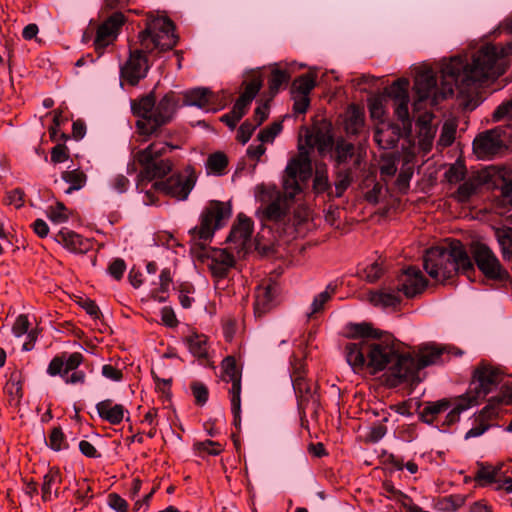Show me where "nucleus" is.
I'll return each instance as SVG.
<instances>
[{
  "label": "nucleus",
  "instance_id": "nucleus-56",
  "mask_svg": "<svg viewBox=\"0 0 512 512\" xmlns=\"http://www.w3.org/2000/svg\"><path fill=\"white\" fill-rule=\"evenodd\" d=\"M126 270V264L122 259H115L108 267V273L116 280H120Z\"/></svg>",
  "mask_w": 512,
  "mask_h": 512
},
{
  "label": "nucleus",
  "instance_id": "nucleus-12",
  "mask_svg": "<svg viewBox=\"0 0 512 512\" xmlns=\"http://www.w3.org/2000/svg\"><path fill=\"white\" fill-rule=\"evenodd\" d=\"M511 135L501 126L480 133L473 141V151L479 159H491L507 148Z\"/></svg>",
  "mask_w": 512,
  "mask_h": 512
},
{
  "label": "nucleus",
  "instance_id": "nucleus-1",
  "mask_svg": "<svg viewBox=\"0 0 512 512\" xmlns=\"http://www.w3.org/2000/svg\"><path fill=\"white\" fill-rule=\"evenodd\" d=\"M512 33V20L507 24ZM512 54V42L504 45L487 44L477 50L470 59L455 56L442 67L443 89L438 90L436 78L431 70L420 71L414 83L418 100L415 109H420L423 101L430 100L432 105L442 98L453 94L454 87L463 96L470 97L478 89L505 73Z\"/></svg>",
  "mask_w": 512,
  "mask_h": 512
},
{
  "label": "nucleus",
  "instance_id": "nucleus-27",
  "mask_svg": "<svg viewBox=\"0 0 512 512\" xmlns=\"http://www.w3.org/2000/svg\"><path fill=\"white\" fill-rule=\"evenodd\" d=\"M208 267L216 277H225L229 269L234 265V257L225 249L214 250L210 257Z\"/></svg>",
  "mask_w": 512,
  "mask_h": 512
},
{
  "label": "nucleus",
  "instance_id": "nucleus-45",
  "mask_svg": "<svg viewBox=\"0 0 512 512\" xmlns=\"http://www.w3.org/2000/svg\"><path fill=\"white\" fill-rule=\"evenodd\" d=\"M465 502L463 496H448L440 501V510L444 512H453L461 507Z\"/></svg>",
  "mask_w": 512,
  "mask_h": 512
},
{
  "label": "nucleus",
  "instance_id": "nucleus-50",
  "mask_svg": "<svg viewBox=\"0 0 512 512\" xmlns=\"http://www.w3.org/2000/svg\"><path fill=\"white\" fill-rule=\"evenodd\" d=\"M493 119L496 121L503 119L512 120V99L498 106L493 113Z\"/></svg>",
  "mask_w": 512,
  "mask_h": 512
},
{
  "label": "nucleus",
  "instance_id": "nucleus-60",
  "mask_svg": "<svg viewBox=\"0 0 512 512\" xmlns=\"http://www.w3.org/2000/svg\"><path fill=\"white\" fill-rule=\"evenodd\" d=\"M292 99L294 101V111L296 113H304L306 112L309 106V97L305 96L303 93L299 94H291Z\"/></svg>",
  "mask_w": 512,
  "mask_h": 512
},
{
  "label": "nucleus",
  "instance_id": "nucleus-42",
  "mask_svg": "<svg viewBox=\"0 0 512 512\" xmlns=\"http://www.w3.org/2000/svg\"><path fill=\"white\" fill-rule=\"evenodd\" d=\"M282 124L274 122L270 126L261 130L257 136V139L264 145V143H272L276 136L281 132Z\"/></svg>",
  "mask_w": 512,
  "mask_h": 512
},
{
  "label": "nucleus",
  "instance_id": "nucleus-16",
  "mask_svg": "<svg viewBox=\"0 0 512 512\" xmlns=\"http://www.w3.org/2000/svg\"><path fill=\"white\" fill-rule=\"evenodd\" d=\"M223 375L222 379L225 382H230L231 388L229 389L231 410L234 415L235 423L240 419L241 412V374L236 367L233 357H227L222 362Z\"/></svg>",
  "mask_w": 512,
  "mask_h": 512
},
{
  "label": "nucleus",
  "instance_id": "nucleus-4",
  "mask_svg": "<svg viewBox=\"0 0 512 512\" xmlns=\"http://www.w3.org/2000/svg\"><path fill=\"white\" fill-rule=\"evenodd\" d=\"M177 36L174 33V25L165 16L149 15L146 27L138 35L141 50L130 53L126 63L121 67V77L130 85H136L148 72V63L143 55L144 51H166L177 44Z\"/></svg>",
  "mask_w": 512,
  "mask_h": 512
},
{
  "label": "nucleus",
  "instance_id": "nucleus-54",
  "mask_svg": "<svg viewBox=\"0 0 512 512\" xmlns=\"http://www.w3.org/2000/svg\"><path fill=\"white\" fill-rule=\"evenodd\" d=\"M30 323L26 315H19L13 325L12 332L16 337H21L28 332Z\"/></svg>",
  "mask_w": 512,
  "mask_h": 512
},
{
  "label": "nucleus",
  "instance_id": "nucleus-51",
  "mask_svg": "<svg viewBox=\"0 0 512 512\" xmlns=\"http://www.w3.org/2000/svg\"><path fill=\"white\" fill-rule=\"evenodd\" d=\"M454 128L449 124H444L437 145L441 147H447L454 141Z\"/></svg>",
  "mask_w": 512,
  "mask_h": 512
},
{
  "label": "nucleus",
  "instance_id": "nucleus-6",
  "mask_svg": "<svg viewBox=\"0 0 512 512\" xmlns=\"http://www.w3.org/2000/svg\"><path fill=\"white\" fill-rule=\"evenodd\" d=\"M423 267L431 278L440 282L456 273L467 274L474 271V264L460 241L427 250L423 257Z\"/></svg>",
  "mask_w": 512,
  "mask_h": 512
},
{
  "label": "nucleus",
  "instance_id": "nucleus-31",
  "mask_svg": "<svg viewBox=\"0 0 512 512\" xmlns=\"http://www.w3.org/2000/svg\"><path fill=\"white\" fill-rule=\"evenodd\" d=\"M480 186L481 181L478 177H469L459 185L458 189L453 193V197L458 202H467L473 195L476 194Z\"/></svg>",
  "mask_w": 512,
  "mask_h": 512
},
{
  "label": "nucleus",
  "instance_id": "nucleus-29",
  "mask_svg": "<svg viewBox=\"0 0 512 512\" xmlns=\"http://www.w3.org/2000/svg\"><path fill=\"white\" fill-rule=\"evenodd\" d=\"M61 481L58 469L52 468L45 474L42 483V498L44 501L51 500L53 496L57 497L58 486Z\"/></svg>",
  "mask_w": 512,
  "mask_h": 512
},
{
  "label": "nucleus",
  "instance_id": "nucleus-43",
  "mask_svg": "<svg viewBox=\"0 0 512 512\" xmlns=\"http://www.w3.org/2000/svg\"><path fill=\"white\" fill-rule=\"evenodd\" d=\"M490 428V424L484 420L482 414H480L476 419L472 428H470L466 433L464 438L466 440L470 438H476L483 435Z\"/></svg>",
  "mask_w": 512,
  "mask_h": 512
},
{
  "label": "nucleus",
  "instance_id": "nucleus-40",
  "mask_svg": "<svg viewBox=\"0 0 512 512\" xmlns=\"http://www.w3.org/2000/svg\"><path fill=\"white\" fill-rule=\"evenodd\" d=\"M466 174V168L463 162L456 161L445 172V178L449 183H458L463 181Z\"/></svg>",
  "mask_w": 512,
  "mask_h": 512
},
{
  "label": "nucleus",
  "instance_id": "nucleus-13",
  "mask_svg": "<svg viewBox=\"0 0 512 512\" xmlns=\"http://www.w3.org/2000/svg\"><path fill=\"white\" fill-rule=\"evenodd\" d=\"M475 380L473 381L475 394L471 392L465 394L466 397H473L475 399L474 405H477L480 399H483L488 393L492 392L497 386L501 385V390L505 398V384L512 382L505 380L502 372L498 368L490 366H482L475 371Z\"/></svg>",
  "mask_w": 512,
  "mask_h": 512
},
{
  "label": "nucleus",
  "instance_id": "nucleus-9",
  "mask_svg": "<svg viewBox=\"0 0 512 512\" xmlns=\"http://www.w3.org/2000/svg\"><path fill=\"white\" fill-rule=\"evenodd\" d=\"M231 216V207L224 202L213 201L203 211L200 225L190 230L194 238L204 242L210 240L215 232L223 226L224 221Z\"/></svg>",
  "mask_w": 512,
  "mask_h": 512
},
{
  "label": "nucleus",
  "instance_id": "nucleus-7",
  "mask_svg": "<svg viewBox=\"0 0 512 512\" xmlns=\"http://www.w3.org/2000/svg\"><path fill=\"white\" fill-rule=\"evenodd\" d=\"M177 107L178 102L174 94H166L158 103L151 94L133 101L131 108L139 117L136 122L139 134L148 137L156 133L159 127L173 118Z\"/></svg>",
  "mask_w": 512,
  "mask_h": 512
},
{
  "label": "nucleus",
  "instance_id": "nucleus-32",
  "mask_svg": "<svg viewBox=\"0 0 512 512\" xmlns=\"http://www.w3.org/2000/svg\"><path fill=\"white\" fill-rule=\"evenodd\" d=\"M61 178L69 184V187L64 191L65 194H71L73 191L82 189L87 180L85 173L79 169L64 171Z\"/></svg>",
  "mask_w": 512,
  "mask_h": 512
},
{
  "label": "nucleus",
  "instance_id": "nucleus-5",
  "mask_svg": "<svg viewBox=\"0 0 512 512\" xmlns=\"http://www.w3.org/2000/svg\"><path fill=\"white\" fill-rule=\"evenodd\" d=\"M173 148L166 142L156 141L136 151L133 155L134 163L140 168L136 179V188L144 194L143 202L146 205L155 203L151 184L164 178L173 169V163L169 159L163 158Z\"/></svg>",
  "mask_w": 512,
  "mask_h": 512
},
{
  "label": "nucleus",
  "instance_id": "nucleus-38",
  "mask_svg": "<svg viewBox=\"0 0 512 512\" xmlns=\"http://www.w3.org/2000/svg\"><path fill=\"white\" fill-rule=\"evenodd\" d=\"M290 79V74L288 71L280 69L278 67H274L271 71V76L269 79V90L272 95H275L280 87L286 84Z\"/></svg>",
  "mask_w": 512,
  "mask_h": 512
},
{
  "label": "nucleus",
  "instance_id": "nucleus-22",
  "mask_svg": "<svg viewBox=\"0 0 512 512\" xmlns=\"http://www.w3.org/2000/svg\"><path fill=\"white\" fill-rule=\"evenodd\" d=\"M277 285L271 281H265L260 284L255 291V314L261 316L269 311L273 305Z\"/></svg>",
  "mask_w": 512,
  "mask_h": 512
},
{
  "label": "nucleus",
  "instance_id": "nucleus-36",
  "mask_svg": "<svg viewBox=\"0 0 512 512\" xmlns=\"http://www.w3.org/2000/svg\"><path fill=\"white\" fill-rule=\"evenodd\" d=\"M228 165V159L225 154L216 152L211 154L206 161V170L208 174L222 175Z\"/></svg>",
  "mask_w": 512,
  "mask_h": 512
},
{
  "label": "nucleus",
  "instance_id": "nucleus-17",
  "mask_svg": "<svg viewBox=\"0 0 512 512\" xmlns=\"http://www.w3.org/2000/svg\"><path fill=\"white\" fill-rule=\"evenodd\" d=\"M408 86L407 79H398L386 89V94L394 102L395 115L403 124V128H410L411 119L408 111Z\"/></svg>",
  "mask_w": 512,
  "mask_h": 512
},
{
  "label": "nucleus",
  "instance_id": "nucleus-21",
  "mask_svg": "<svg viewBox=\"0 0 512 512\" xmlns=\"http://www.w3.org/2000/svg\"><path fill=\"white\" fill-rule=\"evenodd\" d=\"M401 135L399 126L381 122L375 128L374 140L381 149L388 150L396 147Z\"/></svg>",
  "mask_w": 512,
  "mask_h": 512
},
{
  "label": "nucleus",
  "instance_id": "nucleus-10",
  "mask_svg": "<svg viewBox=\"0 0 512 512\" xmlns=\"http://www.w3.org/2000/svg\"><path fill=\"white\" fill-rule=\"evenodd\" d=\"M475 399L473 397H466L462 395L454 399H440L433 402H427L421 412L422 417L426 422H432L434 417L438 414L448 411L446 422L448 424L455 423L459 420L462 412L474 406Z\"/></svg>",
  "mask_w": 512,
  "mask_h": 512
},
{
  "label": "nucleus",
  "instance_id": "nucleus-47",
  "mask_svg": "<svg viewBox=\"0 0 512 512\" xmlns=\"http://www.w3.org/2000/svg\"><path fill=\"white\" fill-rule=\"evenodd\" d=\"M351 183V176L348 170L340 171L335 182V194L340 197Z\"/></svg>",
  "mask_w": 512,
  "mask_h": 512
},
{
  "label": "nucleus",
  "instance_id": "nucleus-8",
  "mask_svg": "<svg viewBox=\"0 0 512 512\" xmlns=\"http://www.w3.org/2000/svg\"><path fill=\"white\" fill-rule=\"evenodd\" d=\"M197 182V174L193 166L187 165L181 172L174 174L165 181L151 184L155 201L158 194H165L177 200H186Z\"/></svg>",
  "mask_w": 512,
  "mask_h": 512
},
{
  "label": "nucleus",
  "instance_id": "nucleus-53",
  "mask_svg": "<svg viewBox=\"0 0 512 512\" xmlns=\"http://www.w3.org/2000/svg\"><path fill=\"white\" fill-rule=\"evenodd\" d=\"M108 505L117 512H127L128 503L120 495L111 493L108 495Z\"/></svg>",
  "mask_w": 512,
  "mask_h": 512
},
{
  "label": "nucleus",
  "instance_id": "nucleus-2",
  "mask_svg": "<svg viewBox=\"0 0 512 512\" xmlns=\"http://www.w3.org/2000/svg\"><path fill=\"white\" fill-rule=\"evenodd\" d=\"M350 331L359 338L345 348L346 360L355 372L367 366L373 372L385 370L393 385L409 380L414 369L412 356L401 353L391 336L379 337L368 323L353 324Z\"/></svg>",
  "mask_w": 512,
  "mask_h": 512
},
{
  "label": "nucleus",
  "instance_id": "nucleus-24",
  "mask_svg": "<svg viewBox=\"0 0 512 512\" xmlns=\"http://www.w3.org/2000/svg\"><path fill=\"white\" fill-rule=\"evenodd\" d=\"M253 232V223L250 218L240 214L238 222L233 226L228 240L236 245L237 249H243L250 241Z\"/></svg>",
  "mask_w": 512,
  "mask_h": 512
},
{
  "label": "nucleus",
  "instance_id": "nucleus-20",
  "mask_svg": "<svg viewBox=\"0 0 512 512\" xmlns=\"http://www.w3.org/2000/svg\"><path fill=\"white\" fill-rule=\"evenodd\" d=\"M427 285V281L419 269L409 267L398 278V291L411 298L421 293Z\"/></svg>",
  "mask_w": 512,
  "mask_h": 512
},
{
  "label": "nucleus",
  "instance_id": "nucleus-64",
  "mask_svg": "<svg viewBox=\"0 0 512 512\" xmlns=\"http://www.w3.org/2000/svg\"><path fill=\"white\" fill-rule=\"evenodd\" d=\"M102 374L113 381H119L122 378V372L112 365H104L102 367Z\"/></svg>",
  "mask_w": 512,
  "mask_h": 512
},
{
  "label": "nucleus",
  "instance_id": "nucleus-44",
  "mask_svg": "<svg viewBox=\"0 0 512 512\" xmlns=\"http://www.w3.org/2000/svg\"><path fill=\"white\" fill-rule=\"evenodd\" d=\"M48 446L54 451H60L67 447V443L62 430L55 427L49 435Z\"/></svg>",
  "mask_w": 512,
  "mask_h": 512
},
{
  "label": "nucleus",
  "instance_id": "nucleus-41",
  "mask_svg": "<svg viewBox=\"0 0 512 512\" xmlns=\"http://www.w3.org/2000/svg\"><path fill=\"white\" fill-rule=\"evenodd\" d=\"M47 216L52 222L57 224L64 223L69 218L67 209L61 202H58L54 207H49L47 210Z\"/></svg>",
  "mask_w": 512,
  "mask_h": 512
},
{
  "label": "nucleus",
  "instance_id": "nucleus-55",
  "mask_svg": "<svg viewBox=\"0 0 512 512\" xmlns=\"http://www.w3.org/2000/svg\"><path fill=\"white\" fill-rule=\"evenodd\" d=\"M397 166L393 158H383L380 165V173L384 178H390L395 175Z\"/></svg>",
  "mask_w": 512,
  "mask_h": 512
},
{
  "label": "nucleus",
  "instance_id": "nucleus-52",
  "mask_svg": "<svg viewBox=\"0 0 512 512\" xmlns=\"http://www.w3.org/2000/svg\"><path fill=\"white\" fill-rule=\"evenodd\" d=\"M191 389H192V393H193V396L195 397L196 399V402L198 404H205L208 400V389L207 387L200 383V382H194L192 385H191Z\"/></svg>",
  "mask_w": 512,
  "mask_h": 512
},
{
  "label": "nucleus",
  "instance_id": "nucleus-15",
  "mask_svg": "<svg viewBox=\"0 0 512 512\" xmlns=\"http://www.w3.org/2000/svg\"><path fill=\"white\" fill-rule=\"evenodd\" d=\"M328 152L331 160L336 166H345L353 161L354 166L358 167L361 163V155L355 153V147L352 143L339 138L334 143L330 136L322 134V155Z\"/></svg>",
  "mask_w": 512,
  "mask_h": 512
},
{
  "label": "nucleus",
  "instance_id": "nucleus-57",
  "mask_svg": "<svg viewBox=\"0 0 512 512\" xmlns=\"http://www.w3.org/2000/svg\"><path fill=\"white\" fill-rule=\"evenodd\" d=\"M196 447L198 450L205 451L210 455H219L222 451L221 445L211 440L199 442L196 444Z\"/></svg>",
  "mask_w": 512,
  "mask_h": 512
},
{
  "label": "nucleus",
  "instance_id": "nucleus-34",
  "mask_svg": "<svg viewBox=\"0 0 512 512\" xmlns=\"http://www.w3.org/2000/svg\"><path fill=\"white\" fill-rule=\"evenodd\" d=\"M189 351L197 358H205L208 355L207 337L205 335L192 334L186 339Z\"/></svg>",
  "mask_w": 512,
  "mask_h": 512
},
{
  "label": "nucleus",
  "instance_id": "nucleus-19",
  "mask_svg": "<svg viewBox=\"0 0 512 512\" xmlns=\"http://www.w3.org/2000/svg\"><path fill=\"white\" fill-rule=\"evenodd\" d=\"M124 22L125 17L121 12H115L109 16L97 30L95 39L96 48H104L111 44L117 38Z\"/></svg>",
  "mask_w": 512,
  "mask_h": 512
},
{
  "label": "nucleus",
  "instance_id": "nucleus-35",
  "mask_svg": "<svg viewBox=\"0 0 512 512\" xmlns=\"http://www.w3.org/2000/svg\"><path fill=\"white\" fill-rule=\"evenodd\" d=\"M495 237L501 248L504 259H508L512 255V228L499 227L495 229Z\"/></svg>",
  "mask_w": 512,
  "mask_h": 512
},
{
  "label": "nucleus",
  "instance_id": "nucleus-62",
  "mask_svg": "<svg viewBox=\"0 0 512 512\" xmlns=\"http://www.w3.org/2000/svg\"><path fill=\"white\" fill-rule=\"evenodd\" d=\"M79 450L80 452L89 458H97L100 457L97 449L91 444L89 441L82 440L79 442Z\"/></svg>",
  "mask_w": 512,
  "mask_h": 512
},
{
  "label": "nucleus",
  "instance_id": "nucleus-3",
  "mask_svg": "<svg viewBox=\"0 0 512 512\" xmlns=\"http://www.w3.org/2000/svg\"><path fill=\"white\" fill-rule=\"evenodd\" d=\"M298 154L292 157L284 172L283 190L281 194L275 187L262 188V201L270 200L263 209V219L271 221L284 229L290 227V201L302 190V184L312 176V155L320 152V128H302L299 132Z\"/></svg>",
  "mask_w": 512,
  "mask_h": 512
},
{
  "label": "nucleus",
  "instance_id": "nucleus-46",
  "mask_svg": "<svg viewBox=\"0 0 512 512\" xmlns=\"http://www.w3.org/2000/svg\"><path fill=\"white\" fill-rule=\"evenodd\" d=\"M382 272L381 266L377 262H374L363 269L361 277L367 282L373 283L380 278Z\"/></svg>",
  "mask_w": 512,
  "mask_h": 512
},
{
  "label": "nucleus",
  "instance_id": "nucleus-30",
  "mask_svg": "<svg viewBox=\"0 0 512 512\" xmlns=\"http://www.w3.org/2000/svg\"><path fill=\"white\" fill-rule=\"evenodd\" d=\"M399 292L395 290L382 289L369 293V301L374 306L393 307L400 302Z\"/></svg>",
  "mask_w": 512,
  "mask_h": 512
},
{
  "label": "nucleus",
  "instance_id": "nucleus-58",
  "mask_svg": "<svg viewBox=\"0 0 512 512\" xmlns=\"http://www.w3.org/2000/svg\"><path fill=\"white\" fill-rule=\"evenodd\" d=\"M69 158V154L67 152V148L62 145L58 144L55 147H53L51 151V161L55 164L65 162Z\"/></svg>",
  "mask_w": 512,
  "mask_h": 512
},
{
  "label": "nucleus",
  "instance_id": "nucleus-48",
  "mask_svg": "<svg viewBox=\"0 0 512 512\" xmlns=\"http://www.w3.org/2000/svg\"><path fill=\"white\" fill-rule=\"evenodd\" d=\"M257 127L258 126L255 123L253 124L249 121L242 123L237 132L238 141L242 144H246Z\"/></svg>",
  "mask_w": 512,
  "mask_h": 512
},
{
  "label": "nucleus",
  "instance_id": "nucleus-61",
  "mask_svg": "<svg viewBox=\"0 0 512 512\" xmlns=\"http://www.w3.org/2000/svg\"><path fill=\"white\" fill-rule=\"evenodd\" d=\"M23 197H24L23 191L20 189H15V190L10 191L7 194L6 200L9 205H11L15 208H20L23 206V203H24Z\"/></svg>",
  "mask_w": 512,
  "mask_h": 512
},
{
  "label": "nucleus",
  "instance_id": "nucleus-39",
  "mask_svg": "<svg viewBox=\"0 0 512 512\" xmlns=\"http://www.w3.org/2000/svg\"><path fill=\"white\" fill-rule=\"evenodd\" d=\"M314 87V81L311 77L304 75L295 79L292 83L291 94H299L303 93L305 96L309 97V93Z\"/></svg>",
  "mask_w": 512,
  "mask_h": 512
},
{
  "label": "nucleus",
  "instance_id": "nucleus-28",
  "mask_svg": "<svg viewBox=\"0 0 512 512\" xmlns=\"http://www.w3.org/2000/svg\"><path fill=\"white\" fill-rule=\"evenodd\" d=\"M343 127L348 134H357L364 125V113L356 106H350L343 115Z\"/></svg>",
  "mask_w": 512,
  "mask_h": 512
},
{
  "label": "nucleus",
  "instance_id": "nucleus-25",
  "mask_svg": "<svg viewBox=\"0 0 512 512\" xmlns=\"http://www.w3.org/2000/svg\"><path fill=\"white\" fill-rule=\"evenodd\" d=\"M99 417L112 425L120 424L128 410L122 404H113L112 400L106 399L96 405Z\"/></svg>",
  "mask_w": 512,
  "mask_h": 512
},
{
  "label": "nucleus",
  "instance_id": "nucleus-23",
  "mask_svg": "<svg viewBox=\"0 0 512 512\" xmlns=\"http://www.w3.org/2000/svg\"><path fill=\"white\" fill-rule=\"evenodd\" d=\"M262 87V80L260 78H254L249 82L236 103L232 108V112L241 119L247 112L251 102L256 97Z\"/></svg>",
  "mask_w": 512,
  "mask_h": 512
},
{
  "label": "nucleus",
  "instance_id": "nucleus-11",
  "mask_svg": "<svg viewBox=\"0 0 512 512\" xmlns=\"http://www.w3.org/2000/svg\"><path fill=\"white\" fill-rule=\"evenodd\" d=\"M82 362L83 355L81 353H64L61 356L54 357L50 361L47 373L50 376L60 375L66 384H83L86 374L84 371L78 370Z\"/></svg>",
  "mask_w": 512,
  "mask_h": 512
},
{
  "label": "nucleus",
  "instance_id": "nucleus-14",
  "mask_svg": "<svg viewBox=\"0 0 512 512\" xmlns=\"http://www.w3.org/2000/svg\"><path fill=\"white\" fill-rule=\"evenodd\" d=\"M479 270L489 279L504 280L508 272L502 267L497 256L485 243L474 241L470 247Z\"/></svg>",
  "mask_w": 512,
  "mask_h": 512
},
{
  "label": "nucleus",
  "instance_id": "nucleus-26",
  "mask_svg": "<svg viewBox=\"0 0 512 512\" xmlns=\"http://www.w3.org/2000/svg\"><path fill=\"white\" fill-rule=\"evenodd\" d=\"M184 105L195 106L206 111H216L211 105L214 103V94L207 88H195L184 93Z\"/></svg>",
  "mask_w": 512,
  "mask_h": 512
},
{
  "label": "nucleus",
  "instance_id": "nucleus-33",
  "mask_svg": "<svg viewBox=\"0 0 512 512\" xmlns=\"http://www.w3.org/2000/svg\"><path fill=\"white\" fill-rule=\"evenodd\" d=\"M502 467L503 464L496 466L480 464L475 475V480L481 482L482 485L494 483L501 476Z\"/></svg>",
  "mask_w": 512,
  "mask_h": 512
},
{
  "label": "nucleus",
  "instance_id": "nucleus-37",
  "mask_svg": "<svg viewBox=\"0 0 512 512\" xmlns=\"http://www.w3.org/2000/svg\"><path fill=\"white\" fill-rule=\"evenodd\" d=\"M435 134L436 129L433 126L427 124L426 122H423L420 125L418 145L423 152L427 153L431 150Z\"/></svg>",
  "mask_w": 512,
  "mask_h": 512
},
{
  "label": "nucleus",
  "instance_id": "nucleus-59",
  "mask_svg": "<svg viewBox=\"0 0 512 512\" xmlns=\"http://www.w3.org/2000/svg\"><path fill=\"white\" fill-rule=\"evenodd\" d=\"M310 217V210L306 207H299L293 217L291 216L290 227H296L297 225L307 221Z\"/></svg>",
  "mask_w": 512,
  "mask_h": 512
},
{
  "label": "nucleus",
  "instance_id": "nucleus-63",
  "mask_svg": "<svg viewBox=\"0 0 512 512\" xmlns=\"http://www.w3.org/2000/svg\"><path fill=\"white\" fill-rule=\"evenodd\" d=\"M382 192V185L375 183L372 189L365 193V199L372 204H376L379 201L380 194Z\"/></svg>",
  "mask_w": 512,
  "mask_h": 512
},
{
  "label": "nucleus",
  "instance_id": "nucleus-49",
  "mask_svg": "<svg viewBox=\"0 0 512 512\" xmlns=\"http://www.w3.org/2000/svg\"><path fill=\"white\" fill-rule=\"evenodd\" d=\"M370 115L374 119H382L385 113L384 110V98L375 97L369 102Z\"/></svg>",
  "mask_w": 512,
  "mask_h": 512
},
{
  "label": "nucleus",
  "instance_id": "nucleus-18",
  "mask_svg": "<svg viewBox=\"0 0 512 512\" xmlns=\"http://www.w3.org/2000/svg\"><path fill=\"white\" fill-rule=\"evenodd\" d=\"M446 354V348L436 344L421 346L417 353V359L412 357L414 369L409 379H413L416 373L422 368L444 362V355Z\"/></svg>",
  "mask_w": 512,
  "mask_h": 512
}]
</instances>
